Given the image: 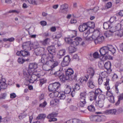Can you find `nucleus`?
<instances>
[{"mask_svg": "<svg viewBox=\"0 0 123 123\" xmlns=\"http://www.w3.org/2000/svg\"><path fill=\"white\" fill-rule=\"evenodd\" d=\"M57 114L55 112H53L49 114L47 117L48 119H49V121L51 122V121H55L57 120V118H55L57 116Z\"/></svg>", "mask_w": 123, "mask_h": 123, "instance_id": "dca6fc26", "label": "nucleus"}, {"mask_svg": "<svg viewBox=\"0 0 123 123\" xmlns=\"http://www.w3.org/2000/svg\"><path fill=\"white\" fill-rule=\"evenodd\" d=\"M98 97L99 100H98L104 102V100L105 99V97L104 95L103 94L100 95Z\"/></svg>", "mask_w": 123, "mask_h": 123, "instance_id": "49530a36", "label": "nucleus"}, {"mask_svg": "<svg viewBox=\"0 0 123 123\" xmlns=\"http://www.w3.org/2000/svg\"><path fill=\"white\" fill-rule=\"evenodd\" d=\"M59 62L57 61H54L52 59H50L46 62L43 67L45 70L48 71L57 66Z\"/></svg>", "mask_w": 123, "mask_h": 123, "instance_id": "20e7f679", "label": "nucleus"}, {"mask_svg": "<svg viewBox=\"0 0 123 123\" xmlns=\"http://www.w3.org/2000/svg\"><path fill=\"white\" fill-rule=\"evenodd\" d=\"M79 31L80 32H83L87 30L88 28L85 23L82 25H80L79 27Z\"/></svg>", "mask_w": 123, "mask_h": 123, "instance_id": "412c9836", "label": "nucleus"}, {"mask_svg": "<svg viewBox=\"0 0 123 123\" xmlns=\"http://www.w3.org/2000/svg\"><path fill=\"white\" fill-rule=\"evenodd\" d=\"M102 116H96V122H100L102 121Z\"/></svg>", "mask_w": 123, "mask_h": 123, "instance_id": "864d4df0", "label": "nucleus"}, {"mask_svg": "<svg viewBox=\"0 0 123 123\" xmlns=\"http://www.w3.org/2000/svg\"><path fill=\"white\" fill-rule=\"evenodd\" d=\"M117 110L115 109L106 110L103 111L104 114L106 115L116 114Z\"/></svg>", "mask_w": 123, "mask_h": 123, "instance_id": "a211bd4d", "label": "nucleus"}, {"mask_svg": "<svg viewBox=\"0 0 123 123\" xmlns=\"http://www.w3.org/2000/svg\"><path fill=\"white\" fill-rule=\"evenodd\" d=\"M87 93L85 92H81L80 94L79 100H80V105L81 107H83L86 103L87 100L86 98Z\"/></svg>", "mask_w": 123, "mask_h": 123, "instance_id": "39448f33", "label": "nucleus"}, {"mask_svg": "<svg viewBox=\"0 0 123 123\" xmlns=\"http://www.w3.org/2000/svg\"><path fill=\"white\" fill-rule=\"evenodd\" d=\"M112 4L111 2L108 3L105 5V9H108L111 8V6Z\"/></svg>", "mask_w": 123, "mask_h": 123, "instance_id": "4d7b16f0", "label": "nucleus"}, {"mask_svg": "<svg viewBox=\"0 0 123 123\" xmlns=\"http://www.w3.org/2000/svg\"><path fill=\"white\" fill-rule=\"evenodd\" d=\"M74 73V71L72 69L69 68L66 71L65 75L68 77L69 78H71L72 79H75L76 77V75L73 78L72 77Z\"/></svg>", "mask_w": 123, "mask_h": 123, "instance_id": "f8f14e48", "label": "nucleus"}, {"mask_svg": "<svg viewBox=\"0 0 123 123\" xmlns=\"http://www.w3.org/2000/svg\"><path fill=\"white\" fill-rule=\"evenodd\" d=\"M104 28V29H107L110 27V22H105L103 24Z\"/></svg>", "mask_w": 123, "mask_h": 123, "instance_id": "a19ab883", "label": "nucleus"}, {"mask_svg": "<svg viewBox=\"0 0 123 123\" xmlns=\"http://www.w3.org/2000/svg\"><path fill=\"white\" fill-rule=\"evenodd\" d=\"M89 78L88 76H87L83 77V79L84 82H86Z\"/></svg>", "mask_w": 123, "mask_h": 123, "instance_id": "774afa93", "label": "nucleus"}, {"mask_svg": "<svg viewBox=\"0 0 123 123\" xmlns=\"http://www.w3.org/2000/svg\"><path fill=\"white\" fill-rule=\"evenodd\" d=\"M24 74L25 77L30 83H33L36 81H38L40 79L39 75L37 72H32L29 73L25 72H24Z\"/></svg>", "mask_w": 123, "mask_h": 123, "instance_id": "f257e3e1", "label": "nucleus"}, {"mask_svg": "<svg viewBox=\"0 0 123 123\" xmlns=\"http://www.w3.org/2000/svg\"><path fill=\"white\" fill-rule=\"evenodd\" d=\"M53 58V56L51 54H49L48 53L43 54L42 55L41 59V62L43 63H44L45 61H46L50 59Z\"/></svg>", "mask_w": 123, "mask_h": 123, "instance_id": "9b49d317", "label": "nucleus"}, {"mask_svg": "<svg viewBox=\"0 0 123 123\" xmlns=\"http://www.w3.org/2000/svg\"><path fill=\"white\" fill-rule=\"evenodd\" d=\"M39 80H40V83L39 85L41 86H42V84L43 83L46 82V80H45L43 79H40Z\"/></svg>", "mask_w": 123, "mask_h": 123, "instance_id": "680f3d73", "label": "nucleus"}, {"mask_svg": "<svg viewBox=\"0 0 123 123\" xmlns=\"http://www.w3.org/2000/svg\"><path fill=\"white\" fill-rule=\"evenodd\" d=\"M70 108L71 110L73 111H76L78 109V107H77L73 105H71L70 106Z\"/></svg>", "mask_w": 123, "mask_h": 123, "instance_id": "6e6d98bb", "label": "nucleus"}, {"mask_svg": "<svg viewBox=\"0 0 123 123\" xmlns=\"http://www.w3.org/2000/svg\"><path fill=\"white\" fill-rule=\"evenodd\" d=\"M118 79V76L116 74H114L112 78V80L113 81L116 80Z\"/></svg>", "mask_w": 123, "mask_h": 123, "instance_id": "e2e57ef3", "label": "nucleus"}, {"mask_svg": "<svg viewBox=\"0 0 123 123\" xmlns=\"http://www.w3.org/2000/svg\"><path fill=\"white\" fill-rule=\"evenodd\" d=\"M105 68L107 70H109L110 72L111 71V63L110 62L108 61L106 62L104 65Z\"/></svg>", "mask_w": 123, "mask_h": 123, "instance_id": "393cba45", "label": "nucleus"}, {"mask_svg": "<svg viewBox=\"0 0 123 123\" xmlns=\"http://www.w3.org/2000/svg\"><path fill=\"white\" fill-rule=\"evenodd\" d=\"M120 83H121L120 82H117L116 83L115 85V91H116V93H118V88L117 87L119 85V84Z\"/></svg>", "mask_w": 123, "mask_h": 123, "instance_id": "09e8293b", "label": "nucleus"}, {"mask_svg": "<svg viewBox=\"0 0 123 123\" xmlns=\"http://www.w3.org/2000/svg\"><path fill=\"white\" fill-rule=\"evenodd\" d=\"M33 46V44L30 41L26 42L23 43L22 47L24 49L27 50H30Z\"/></svg>", "mask_w": 123, "mask_h": 123, "instance_id": "ddd939ff", "label": "nucleus"}, {"mask_svg": "<svg viewBox=\"0 0 123 123\" xmlns=\"http://www.w3.org/2000/svg\"><path fill=\"white\" fill-rule=\"evenodd\" d=\"M90 100H95L98 96L94 92H90Z\"/></svg>", "mask_w": 123, "mask_h": 123, "instance_id": "bb28decb", "label": "nucleus"}, {"mask_svg": "<svg viewBox=\"0 0 123 123\" xmlns=\"http://www.w3.org/2000/svg\"><path fill=\"white\" fill-rule=\"evenodd\" d=\"M87 85L88 87L91 89H93L94 88L95 84L92 77H90V79L87 83Z\"/></svg>", "mask_w": 123, "mask_h": 123, "instance_id": "f3484780", "label": "nucleus"}, {"mask_svg": "<svg viewBox=\"0 0 123 123\" xmlns=\"http://www.w3.org/2000/svg\"><path fill=\"white\" fill-rule=\"evenodd\" d=\"M116 51L115 48L111 45H108L100 48L99 52L101 55H103L110 54H114Z\"/></svg>", "mask_w": 123, "mask_h": 123, "instance_id": "f03ea898", "label": "nucleus"}, {"mask_svg": "<svg viewBox=\"0 0 123 123\" xmlns=\"http://www.w3.org/2000/svg\"><path fill=\"white\" fill-rule=\"evenodd\" d=\"M114 26L115 28L116 29V31H118L120 30L121 28V25L120 24L118 23H115V22L114 23Z\"/></svg>", "mask_w": 123, "mask_h": 123, "instance_id": "72a5a7b5", "label": "nucleus"}, {"mask_svg": "<svg viewBox=\"0 0 123 123\" xmlns=\"http://www.w3.org/2000/svg\"><path fill=\"white\" fill-rule=\"evenodd\" d=\"M55 47L54 46H51L48 47L47 48V50L49 54H53L55 52Z\"/></svg>", "mask_w": 123, "mask_h": 123, "instance_id": "5701e85b", "label": "nucleus"}, {"mask_svg": "<svg viewBox=\"0 0 123 123\" xmlns=\"http://www.w3.org/2000/svg\"><path fill=\"white\" fill-rule=\"evenodd\" d=\"M82 39L81 37H77L74 39V41L79 42V44L81 41H82Z\"/></svg>", "mask_w": 123, "mask_h": 123, "instance_id": "bf43d9fd", "label": "nucleus"}, {"mask_svg": "<svg viewBox=\"0 0 123 123\" xmlns=\"http://www.w3.org/2000/svg\"><path fill=\"white\" fill-rule=\"evenodd\" d=\"M88 56L89 60L91 61H93L98 58L99 55L98 52H96L93 54L91 53H90L88 54Z\"/></svg>", "mask_w": 123, "mask_h": 123, "instance_id": "9d476101", "label": "nucleus"}, {"mask_svg": "<svg viewBox=\"0 0 123 123\" xmlns=\"http://www.w3.org/2000/svg\"><path fill=\"white\" fill-rule=\"evenodd\" d=\"M112 33L109 31H107L105 32L104 33L105 36L107 37H108L111 36Z\"/></svg>", "mask_w": 123, "mask_h": 123, "instance_id": "ea45409f", "label": "nucleus"}, {"mask_svg": "<svg viewBox=\"0 0 123 123\" xmlns=\"http://www.w3.org/2000/svg\"><path fill=\"white\" fill-rule=\"evenodd\" d=\"M79 42H76L75 41H74L72 42L71 44V45L74 47H75L79 45Z\"/></svg>", "mask_w": 123, "mask_h": 123, "instance_id": "8fccbe9b", "label": "nucleus"}, {"mask_svg": "<svg viewBox=\"0 0 123 123\" xmlns=\"http://www.w3.org/2000/svg\"><path fill=\"white\" fill-rule=\"evenodd\" d=\"M80 121L79 120L77 119H71L69 120L68 121L66 122V123H79Z\"/></svg>", "mask_w": 123, "mask_h": 123, "instance_id": "2f4dec72", "label": "nucleus"}, {"mask_svg": "<svg viewBox=\"0 0 123 123\" xmlns=\"http://www.w3.org/2000/svg\"><path fill=\"white\" fill-rule=\"evenodd\" d=\"M59 78L60 80L62 82H64L66 80H67L69 78L68 77L65 75L62 74L59 76Z\"/></svg>", "mask_w": 123, "mask_h": 123, "instance_id": "cd10ccee", "label": "nucleus"}, {"mask_svg": "<svg viewBox=\"0 0 123 123\" xmlns=\"http://www.w3.org/2000/svg\"><path fill=\"white\" fill-rule=\"evenodd\" d=\"M116 34L118 36L122 37L123 35V30H121L116 31Z\"/></svg>", "mask_w": 123, "mask_h": 123, "instance_id": "c9c22d12", "label": "nucleus"}, {"mask_svg": "<svg viewBox=\"0 0 123 123\" xmlns=\"http://www.w3.org/2000/svg\"><path fill=\"white\" fill-rule=\"evenodd\" d=\"M104 103V101L98 100V101H96L95 105L101 108L103 106Z\"/></svg>", "mask_w": 123, "mask_h": 123, "instance_id": "a878e982", "label": "nucleus"}, {"mask_svg": "<svg viewBox=\"0 0 123 123\" xmlns=\"http://www.w3.org/2000/svg\"><path fill=\"white\" fill-rule=\"evenodd\" d=\"M62 36V33L60 32H58L56 34L54 39H58Z\"/></svg>", "mask_w": 123, "mask_h": 123, "instance_id": "c03bdc74", "label": "nucleus"}, {"mask_svg": "<svg viewBox=\"0 0 123 123\" xmlns=\"http://www.w3.org/2000/svg\"><path fill=\"white\" fill-rule=\"evenodd\" d=\"M85 23L87 28L88 27L91 28H93L95 27V24L94 22H89Z\"/></svg>", "mask_w": 123, "mask_h": 123, "instance_id": "c85d7f7f", "label": "nucleus"}, {"mask_svg": "<svg viewBox=\"0 0 123 123\" xmlns=\"http://www.w3.org/2000/svg\"><path fill=\"white\" fill-rule=\"evenodd\" d=\"M71 91L70 88L69 86H68L65 89L64 91V93L66 94H69L70 93Z\"/></svg>", "mask_w": 123, "mask_h": 123, "instance_id": "4c0bfd02", "label": "nucleus"}, {"mask_svg": "<svg viewBox=\"0 0 123 123\" xmlns=\"http://www.w3.org/2000/svg\"><path fill=\"white\" fill-rule=\"evenodd\" d=\"M69 52L70 53H73L74 52L76 51V49L74 47L71 45L68 47Z\"/></svg>", "mask_w": 123, "mask_h": 123, "instance_id": "473e14b6", "label": "nucleus"}, {"mask_svg": "<svg viewBox=\"0 0 123 123\" xmlns=\"http://www.w3.org/2000/svg\"><path fill=\"white\" fill-rule=\"evenodd\" d=\"M6 80L1 74H0V91L1 89H5L6 88L7 85L6 83Z\"/></svg>", "mask_w": 123, "mask_h": 123, "instance_id": "6e6552de", "label": "nucleus"}, {"mask_svg": "<svg viewBox=\"0 0 123 123\" xmlns=\"http://www.w3.org/2000/svg\"><path fill=\"white\" fill-rule=\"evenodd\" d=\"M6 93H2L0 96V98L1 99H5L6 98Z\"/></svg>", "mask_w": 123, "mask_h": 123, "instance_id": "69168bd1", "label": "nucleus"}, {"mask_svg": "<svg viewBox=\"0 0 123 123\" xmlns=\"http://www.w3.org/2000/svg\"><path fill=\"white\" fill-rule=\"evenodd\" d=\"M60 84L59 82H55L49 84L48 89L49 91L55 92L60 89Z\"/></svg>", "mask_w": 123, "mask_h": 123, "instance_id": "423d86ee", "label": "nucleus"}, {"mask_svg": "<svg viewBox=\"0 0 123 123\" xmlns=\"http://www.w3.org/2000/svg\"><path fill=\"white\" fill-rule=\"evenodd\" d=\"M88 110L90 111L94 112L95 110L94 107L92 105H91L88 106Z\"/></svg>", "mask_w": 123, "mask_h": 123, "instance_id": "37998d69", "label": "nucleus"}, {"mask_svg": "<svg viewBox=\"0 0 123 123\" xmlns=\"http://www.w3.org/2000/svg\"><path fill=\"white\" fill-rule=\"evenodd\" d=\"M95 72L93 69L91 67L88 68L87 70V76H90V77L93 76L94 75Z\"/></svg>", "mask_w": 123, "mask_h": 123, "instance_id": "6ab92c4d", "label": "nucleus"}, {"mask_svg": "<svg viewBox=\"0 0 123 123\" xmlns=\"http://www.w3.org/2000/svg\"><path fill=\"white\" fill-rule=\"evenodd\" d=\"M107 73L105 71H104L102 72L100 74L99 76L103 79H109V78H107Z\"/></svg>", "mask_w": 123, "mask_h": 123, "instance_id": "7c9ffc66", "label": "nucleus"}, {"mask_svg": "<svg viewBox=\"0 0 123 123\" xmlns=\"http://www.w3.org/2000/svg\"><path fill=\"white\" fill-rule=\"evenodd\" d=\"M100 34L99 31L97 30L94 31L90 40L93 41L96 44L101 43L104 40V37L103 36H99Z\"/></svg>", "mask_w": 123, "mask_h": 123, "instance_id": "7ed1b4c3", "label": "nucleus"}, {"mask_svg": "<svg viewBox=\"0 0 123 123\" xmlns=\"http://www.w3.org/2000/svg\"><path fill=\"white\" fill-rule=\"evenodd\" d=\"M107 98L109 101L112 103H113L114 102V96L113 94L110 92L107 91L106 92Z\"/></svg>", "mask_w": 123, "mask_h": 123, "instance_id": "2eb2a0df", "label": "nucleus"}, {"mask_svg": "<svg viewBox=\"0 0 123 123\" xmlns=\"http://www.w3.org/2000/svg\"><path fill=\"white\" fill-rule=\"evenodd\" d=\"M37 68V65L35 63H32L29 64V69L27 71V73H31L32 72H37L36 69Z\"/></svg>", "mask_w": 123, "mask_h": 123, "instance_id": "1a4fd4ad", "label": "nucleus"}, {"mask_svg": "<svg viewBox=\"0 0 123 123\" xmlns=\"http://www.w3.org/2000/svg\"><path fill=\"white\" fill-rule=\"evenodd\" d=\"M70 60L69 56L68 55L65 56L63 58V61L61 63L62 66L63 67L68 66Z\"/></svg>", "mask_w": 123, "mask_h": 123, "instance_id": "4468645a", "label": "nucleus"}, {"mask_svg": "<svg viewBox=\"0 0 123 123\" xmlns=\"http://www.w3.org/2000/svg\"><path fill=\"white\" fill-rule=\"evenodd\" d=\"M50 42V40L49 38H47L41 41V43L44 45H46L49 44Z\"/></svg>", "mask_w": 123, "mask_h": 123, "instance_id": "c756f323", "label": "nucleus"}, {"mask_svg": "<svg viewBox=\"0 0 123 123\" xmlns=\"http://www.w3.org/2000/svg\"><path fill=\"white\" fill-rule=\"evenodd\" d=\"M68 7V5L66 4H64L61 6L60 11L61 12H63L66 11Z\"/></svg>", "mask_w": 123, "mask_h": 123, "instance_id": "b1692460", "label": "nucleus"}, {"mask_svg": "<svg viewBox=\"0 0 123 123\" xmlns=\"http://www.w3.org/2000/svg\"><path fill=\"white\" fill-rule=\"evenodd\" d=\"M102 92L101 90L99 89H98L95 90L94 93L98 96V95Z\"/></svg>", "mask_w": 123, "mask_h": 123, "instance_id": "603ef678", "label": "nucleus"}, {"mask_svg": "<svg viewBox=\"0 0 123 123\" xmlns=\"http://www.w3.org/2000/svg\"><path fill=\"white\" fill-rule=\"evenodd\" d=\"M29 54V53L27 51L25 50L21 51V55L23 57H25L28 56Z\"/></svg>", "mask_w": 123, "mask_h": 123, "instance_id": "e433bc0d", "label": "nucleus"}, {"mask_svg": "<svg viewBox=\"0 0 123 123\" xmlns=\"http://www.w3.org/2000/svg\"><path fill=\"white\" fill-rule=\"evenodd\" d=\"M109 31L112 33L115 31H116V29L115 28L114 25L113 26H112L110 27H109Z\"/></svg>", "mask_w": 123, "mask_h": 123, "instance_id": "a18cd8bd", "label": "nucleus"}, {"mask_svg": "<svg viewBox=\"0 0 123 123\" xmlns=\"http://www.w3.org/2000/svg\"><path fill=\"white\" fill-rule=\"evenodd\" d=\"M46 117V115L44 114H41L38 115L37 118L38 120L44 119Z\"/></svg>", "mask_w": 123, "mask_h": 123, "instance_id": "58836bf2", "label": "nucleus"}, {"mask_svg": "<svg viewBox=\"0 0 123 123\" xmlns=\"http://www.w3.org/2000/svg\"><path fill=\"white\" fill-rule=\"evenodd\" d=\"M109 79H103L101 77L99 76L98 79V81L99 84H101L103 82V81L105 83L104 86H105V88L107 90H109L110 89V87L109 86Z\"/></svg>", "mask_w": 123, "mask_h": 123, "instance_id": "0eeeda50", "label": "nucleus"}, {"mask_svg": "<svg viewBox=\"0 0 123 123\" xmlns=\"http://www.w3.org/2000/svg\"><path fill=\"white\" fill-rule=\"evenodd\" d=\"M18 62L20 64H23L25 61V60L22 58H19L18 60Z\"/></svg>", "mask_w": 123, "mask_h": 123, "instance_id": "3c124183", "label": "nucleus"}, {"mask_svg": "<svg viewBox=\"0 0 123 123\" xmlns=\"http://www.w3.org/2000/svg\"><path fill=\"white\" fill-rule=\"evenodd\" d=\"M65 52L66 51L64 49L61 50L59 51L58 55L61 57L62 56H63L65 55Z\"/></svg>", "mask_w": 123, "mask_h": 123, "instance_id": "f704fd0d", "label": "nucleus"}, {"mask_svg": "<svg viewBox=\"0 0 123 123\" xmlns=\"http://www.w3.org/2000/svg\"><path fill=\"white\" fill-rule=\"evenodd\" d=\"M73 32L74 35L72 34L70 37L66 38L65 39V41L68 43L71 44L72 42V40L71 39V38H73L75 37L76 35V32L75 31H74Z\"/></svg>", "mask_w": 123, "mask_h": 123, "instance_id": "aec40b11", "label": "nucleus"}, {"mask_svg": "<svg viewBox=\"0 0 123 123\" xmlns=\"http://www.w3.org/2000/svg\"><path fill=\"white\" fill-rule=\"evenodd\" d=\"M20 12V11L19 10H10L9 12V13H18Z\"/></svg>", "mask_w": 123, "mask_h": 123, "instance_id": "052dcab7", "label": "nucleus"}, {"mask_svg": "<svg viewBox=\"0 0 123 123\" xmlns=\"http://www.w3.org/2000/svg\"><path fill=\"white\" fill-rule=\"evenodd\" d=\"M28 2L30 4L37 5V2L35 0H28Z\"/></svg>", "mask_w": 123, "mask_h": 123, "instance_id": "5fc2aeb1", "label": "nucleus"}, {"mask_svg": "<svg viewBox=\"0 0 123 123\" xmlns=\"http://www.w3.org/2000/svg\"><path fill=\"white\" fill-rule=\"evenodd\" d=\"M96 116H91L90 118L91 120L96 122Z\"/></svg>", "mask_w": 123, "mask_h": 123, "instance_id": "0e129e2a", "label": "nucleus"}, {"mask_svg": "<svg viewBox=\"0 0 123 123\" xmlns=\"http://www.w3.org/2000/svg\"><path fill=\"white\" fill-rule=\"evenodd\" d=\"M47 103L46 102H44L43 103L39 105L40 107H44L47 105Z\"/></svg>", "mask_w": 123, "mask_h": 123, "instance_id": "338daca9", "label": "nucleus"}, {"mask_svg": "<svg viewBox=\"0 0 123 123\" xmlns=\"http://www.w3.org/2000/svg\"><path fill=\"white\" fill-rule=\"evenodd\" d=\"M116 17L115 16H113L111 17L109 20L110 22L111 23H113V25L114 23L115 22V23H117L116 20Z\"/></svg>", "mask_w": 123, "mask_h": 123, "instance_id": "79ce46f5", "label": "nucleus"}, {"mask_svg": "<svg viewBox=\"0 0 123 123\" xmlns=\"http://www.w3.org/2000/svg\"><path fill=\"white\" fill-rule=\"evenodd\" d=\"M90 31L89 30H88L86 32H84L83 34V36L85 37H86L90 34Z\"/></svg>", "mask_w": 123, "mask_h": 123, "instance_id": "13d9d810", "label": "nucleus"}, {"mask_svg": "<svg viewBox=\"0 0 123 123\" xmlns=\"http://www.w3.org/2000/svg\"><path fill=\"white\" fill-rule=\"evenodd\" d=\"M44 48L38 47L35 49L34 52L37 55H39L41 54L42 50H44Z\"/></svg>", "mask_w": 123, "mask_h": 123, "instance_id": "4be33fe9", "label": "nucleus"}, {"mask_svg": "<svg viewBox=\"0 0 123 123\" xmlns=\"http://www.w3.org/2000/svg\"><path fill=\"white\" fill-rule=\"evenodd\" d=\"M65 97L66 96L64 93L59 94V98L60 99H65Z\"/></svg>", "mask_w": 123, "mask_h": 123, "instance_id": "de8ad7c7", "label": "nucleus"}]
</instances>
